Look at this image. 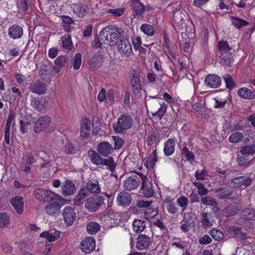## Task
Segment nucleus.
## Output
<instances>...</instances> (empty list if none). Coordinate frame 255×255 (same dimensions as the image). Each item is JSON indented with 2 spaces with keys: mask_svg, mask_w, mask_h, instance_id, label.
<instances>
[{
  "mask_svg": "<svg viewBox=\"0 0 255 255\" xmlns=\"http://www.w3.org/2000/svg\"><path fill=\"white\" fill-rule=\"evenodd\" d=\"M125 35L124 30L121 27L115 25H108L103 28L100 32V36L105 37V40L110 46H113L123 39Z\"/></svg>",
  "mask_w": 255,
  "mask_h": 255,
  "instance_id": "f257e3e1",
  "label": "nucleus"
},
{
  "mask_svg": "<svg viewBox=\"0 0 255 255\" xmlns=\"http://www.w3.org/2000/svg\"><path fill=\"white\" fill-rule=\"evenodd\" d=\"M133 122V118L129 114H122L118 118L117 122L113 123L112 127L115 132L124 134L131 128Z\"/></svg>",
  "mask_w": 255,
  "mask_h": 255,
  "instance_id": "f03ea898",
  "label": "nucleus"
},
{
  "mask_svg": "<svg viewBox=\"0 0 255 255\" xmlns=\"http://www.w3.org/2000/svg\"><path fill=\"white\" fill-rule=\"evenodd\" d=\"M105 200L102 196L95 194L85 200L84 207L90 212H96L105 205Z\"/></svg>",
  "mask_w": 255,
  "mask_h": 255,
  "instance_id": "7ed1b4c3",
  "label": "nucleus"
},
{
  "mask_svg": "<svg viewBox=\"0 0 255 255\" xmlns=\"http://www.w3.org/2000/svg\"><path fill=\"white\" fill-rule=\"evenodd\" d=\"M34 195L35 197L40 201H60L62 199L60 196L53 192L42 188L36 189L34 191Z\"/></svg>",
  "mask_w": 255,
  "mask_h": 255,
  "instance_id": "20e7f679",
  "label": "nucleus"
},
{
  "mask_svg": "<svg viewBox=\"0 0 255 255\" xmlns=\"http://www.w3.org/2000/svg\"><path fill=\"white\" fill-rule=\"evenodd\" d=\"M38 76L40 79L46 83H50L52 77L49 61L47 59H43L39 66Z\"/></svg>",
  "mask_w": 255,
  "mask_h": 255,
  "instance_id": "39448f33",
  "label": "nucleus"
},
{
  "mask_svg": "<svg viewBox=\"0 0 255 255\" xmlns=\"http://www.w3.org/2000/svg\"><path fill=\"white\" fill-rule=\"evenodd\" d=\"M142 178L141 191L144 197L150 198L154 194L153 184L147 178L146 175L140 173Z\"/></svg>",
  "mask_w": 255,
  "mask_h": 255,
  "instance_id": "423d86ee",
  "label": "nucleus"
},
{
  "mask_svg": "<svg viewBox=\"0 0 255 255\" xmlns=\"http://www.w3.org/2000/svg\"><path fill=\"white\" fill-rule=\"evenodd\" d=\"M51 123V119L47 116L39 118L34 123L33 130L36 133H40L47 128Z\"/></svg>",
  "mask_w": 255,
  "mask_h": 255,
  "instance_id": "0eeeda50",
  "label": "nucleus"
},
{
  "mask_svg": "<svg viewBox=\"0 0 255 255\" xmlns=\"http://www.w3.org/2000/svg\"><path fill=\"white\" fill-rule=\"evenodd\" d=\"M252 179L250 177L241 176L233 178L229 183V186L232 188H242L250 186Z\"/></svg>",
  "mask_w": 255,
  "mask_h": 255,
  "instance_id": "6e6552de",
  "label": "nucleus"
},
{
  "mask_svg": "<svg viewBox=\"0 0 255 255\" xmlns=\"http://www.w3.org/2000/svg\"><path fill=\"white\" fill-rule=\"evenodd\" d=\"M46 101L40 97H31L30 105L35 111L43 113L45 111Z\"/></svg>",
  "mask_w": 255,
  "mask_h": 255,
  "instance_id": "1a4fd4ad",
  "label": "nucleus"
},
{
  "mask_svg": "<svg viewBox=\"0 0 255 255\" xmlns=\"http://www.w3.org/2000/svg\"><path fill=\"white\" fill-rule=\"evenodd\" d=\"M117 45V50L122 55L129 56L132 52L131 46L127 39H121L116 44Z\"/></svg>",
  "mask_w": 255,
  "mask_h": 255,
  "instance_id": "9d476101",
  "label": "nucleus"
},
{
  "mask_svg": "<svg viewBox=\"0 0 255 255\" xmlns=\"http://www.w3.org/2000/svg\"><path fill=\"white\" fill-rule=\"evenodd\" d=\"M65 223L68 226H71L75 221L76 214L73 208L69 206H66L62 212Z\"/></svg>",
  "mask_w": 255,
  "mask_h": 255,
  "instance_id": "9b49d317",
  "label": "nucleus"
},
{
  "mask_svg": "<svg viewBox=\"0 0 255 255\" xmlns=\"http://www.w3.org/2000/svg\"><path fill=\"white\" fill-rule=\"evenodd\" d=\"M139 177L136 175H132L124 181L123 187L125 190L131 191L137 188L140 184Z\"/></svg>",
  "mask_w": 255,
  "mask_h": 255,
  "instance_id": "f8f14e48",
  "label": "nucleus"
},
{
  "mask_svg": "<svg viewBox=\"0 0 255 255\" xmlns=\"http://www.w3.org/2000/svg\"><path fill=\"white\" fill-rule=\"evenodd\" d=\"M81 249L86 254L90 253L95 249V240L93 237H86L81 243Z\"/></svg>",
  "mask_w": 255,
  "mask_h": 255,
  "instance_id": "ddd939ff",
  "label": "nucleus"
},
{
  "mask_svg": "<svg viewBox=\"0 0 255 255\" xmlns=\"http://www.w3.org/2000/svg\"><path fill=\"white\" fill-rule=\"evenodd\" d=\"M29 90L30 92L39 95L44 94L47 90L46 85L40 81L30 84Z\"/></svg>",
  "mask_w": 255,
  "mask_h": 255,
  "instance_id": "4468645a",
  "label": "nucleus"
},
{
  "mask_svg": "<svg viewBox=\"0 0 255 255\" xmlns=\"http://www.w3.org/2000/svg\"><path fill=\"white\" fill-rule=\"evenodd\" d=\"M131 196L130 193L125 191L121 192L117 197L118 205L123 207H127L131 203Z\"/></svg>",
  "mask_w": 255,
  "mask_h": 255,
  "instance_id": "2eb2a0df",
  "label": "nucleus"
},
{
  "mask_svg": "<svg viewBox=\"0 0 255 255\" xmlns=\"http://www.w3.org/2000/svg\"><path fill=\"white\" fill-rule=\"evenodd\" d=\"M205 83L211 88H217L221 85V79L217 75L209 74L205 78Z\"/></svg>",
  "mask_w": 255,
  "mask_h": 255,
  "instance_id": "dca6fc26",
  "label": "nucleus"
},
{
  "mask_svg": "<svg viewBox=\"0 0 255 255\" xmlns=\"http://www.w3.org/2000/svg\"><path fill=\"white\" fill-rule=\"evenodd\" d=\"M131 6L134 17H140L145 11V6L139 0H131Z\"/></svg>",
  "mask_w": 255,
  "mask_h": 255,
  "instance_id": "f3484780",
  "label": "nucleus"
},
{
  "mask_svg": "<svg viewBox=\"0 0 255 255\" xmlns=\"http://www.w3.org/2000/svg\"><path fill=\"white\" fill-rule=\"evenodd\" d=\"M114 148L110 143L106 141H102L99 143L97 146L98 153L103 156H107L112 153Z\"/></svg>",
  "mask_w": 255,
  "mask_h": 255,
  "instance_id": "a211bd4d",
  "label": "nucleus"
},
{
  "mask_svg": "<svg viewBox=\"0 0 255 255\" xmlns=\"http://www.w3.org/2000/svg\"><path fill=\"white\" fill-rule=\"evenodd\" d=\"M150 242V238L144 235L139 234L137 238L136 248L140 250L148 248Z\"/></svg>",
  "mask_w": 255,
  "mask_h": 255,
  "instance_id": "6ab92c4d",
  "label": "nucleus"
},
{
  "mask_svg": "<svg viewBox=\"0 0 255 255\" xmlns=\"http://www.w3.org/2000/svg\"><path fill=\"white\" fill-rule=\"evenodd\" d=\"M61 205L55 202L50 203L45 207V212L49 216H56L60 213Z\"/></svg>",
  "mask_w": 255,
  "mask_h": 255,
  "instance_id": "aec40b11",
  "label": "nucleus"
},
{
  "mask_svg": "<svg viewBox=\"0 0 255 255\" xmlns=\"http://www.w3.org/2000/svg\"><path fill=\"white\" fill-rule=\"evenodd\" d=\"M76 190V186L71 181L66 180L62 187V194L65 196L73 194Z\"/></svg>",
  "mask_w": 255,
  "mask_h": 255,
  "instance_id": "412c9836",
  "label": "nucleus"
},
{
  "mask_svg": "<svg viewBox=\"0 0 255 255\" xmlns=\"http://www.w3.org/2000/svg\"><path fill=\"white\" fill-rule=\"evenodd\" d=\"M72 59L66 56H59L54 61L56 66V70L59 72L61 68L64 66H68L72 63Z\"/></svg>",
  "mask_w": 255,
  "mask_h": 255,
  "instance_id": "4be33fe9",
  "label": "nucleus"
},
{
  "mask_svg": "<svg viewBox=\"0 0 255 255\" xmlns=\"http://www.w3.org/2000/svg\"><path fill=\"white\" fill-rule=\"evenodd\" d=\"M40 237L47 239L49 242H54L60 237V232L54 230L44 231L40 234Z\"/></svg>",
  "mask_w": 255,
  "mask_h": 255,
  "instance_id": "5701e85b",
  "label": "nucleus"
},
{
  "mask_svg": "<svg viewBox=\"0 0 255 255\" xmlns=\"http://www.w3.org/2000/svg\"><path fill=\"white\" fill-rule=\"evenodd\" d=\"M161 139L160 134L157 130H153L146 139V143L148 146L155 144V147L160 142Z\"/></svg>",
  "mask_w": 255,
  "mask_h": 255,
  "instance_id": "b1692460",
  "label": "nucleus"
},
{
  "mask_svg": "<svg viewBox=\"0 0 255 255\" xmlns=\"http://www.w3.org/2000/svg\"><path fill=\"white\" fill-rule=\"evenodd\" d=\"M102 57L99 52H97L92 56L88 62L89 68L91 70L98 69L101 65Z\"/></svg>",
  "mask_w": 255,
  "mask_h": 255,
  "instance_id": "393cba45",
  "label": "nucleus"
},
{
  "mask_svg": "<svg viewBox=\"0 0 255 255\" xmlns=\"http://www.w3.org/2000/svg\"><path fill=\"white\" fill-rule=\"evenodd\" d=\"M10 203L18 214L23 211V199L20 196H17L10 200Z\"/></svg>",
  "mask_w": 255,
  "mask_h": 255,
  "instance_id": "a878e982",
  "label": "nucleus"
},
{
  "mask_svg": "<svg viewBox=\"0 0 255 255\" xmlns=\"http://www.w3.org/2000/svg\"><path fill=\"white\" fill-rule=\"evenodd\" d=\"M88 196L85 187H82L78 192V193L73 200V203L75 205L80 206L82 205L84 199Z\"/></svg>",
  "mask_w": 255,
  "mask_h": 255,
  "instance_id": "bb28decb",
  "label": "nucleus"
},
{
  "mask_svg": "<svg viewBox=\"0 0 255 255\" xmlns=\"http://www.w3.org/2000/svg\"><path fill=\"white\" fill-rule=\"evenodd\" d=\"M175 141L172 138L168 139L164 143L163 152L165 155L168 156L172 154L175 150Z\"/></svg>",
  "mask_w": 255,
  "mask_h": 255,
  "instance_id": "cd10ccee",
  "label": "nucleus"
},
{
  "mask_svg": "<svg viewBox=\"0 0 255 255\" xmlns=\"http://www.w3.org/2000/svg\"><path fill=\"white\" fill-rule=\"evenodd\" d=\"M86 188V190L91 193H99L101 192L99 181L97 179H88Z\"/></svg>",
  "mask_w": 255,
  "mask_h": 255,
  "instance_id": "c85d7f7f",
  "label": "nucleus"
},
{
  "mask_svg": "<svg viewBox=\"0 0 255 255\" xmlns=\"http://www.w3.org/2000/svg\"><path fill=\"white\" fill-rule=\"evenodd\" d=\"M239 96L245 99H253L255 98V90L252 91L246 87L240 88L238 90Z\"/></svg>",
  "mask_w": 255,
  "mask_h": 255,
  "instance_id": "c756f323",
  "label": "nucleus"
},
{
  "mask_svg": "<svg viewBox=\"0 0 255 255\" xmlns=\"http://www.w3.org/2000/svg\"><path fill=\"white\" fill-rule=\"evenodd\" d=\"M224 65L231 66V64L234 62V58L232 53H227L232 50L229 44L226 41H224Z\"/></svg>",
  "mask_w": 255,
  "mask_h": 255,
  "instance_id": "7c9ffc66",
  "label": "nucleus"
},
{
  "mask_svg": "<svg viewBox=\"0 0 255 255\" xmlns=\"http://www.w3.org/2000/svg\"><path fill=\"white\" fill-rule=\"evenodd\" d=\"M23 34V29L19 25H13L8 29L9 36L13 38H19Z\"/></svg>",
  "mask_w": 255,
  "mask_h": 255,
  "instance_id": "2f4dec72",
  "label": "nucleus"
},
{
  "mask_svg": "<svg viewBox=\"0 0 255 255\" xmlns=\"http://www.w3.org/2000/svg\"><path fill=\"white\" fill-rule=\"evenodd\" d=\"M152 203V201L138 200L136 202V205L132 207V210L134 213L137 214L141 211L140 208L149 207Z\"/></svg>",
  "mask_w": 255,
  "mask_h": 255,
  "instance_id": "473e14b6",
  "label": "nucleus"
},
{
  "mask_svg": "<svg viewBox=\"0 0 255 255\" xmlns=\"http://www.w3.org/2000/svg\"><path fill=\"white\" fill-rule=\"evenodd\" d=\"M60 44H61V47L63 49L68 51L74 48L71 36L69 34L65 35L61 37Z\"/></svg>",
  "mask_w": 255,
  "mask_h": 255,
  "instance_id": "72a5a7b5",
  "label": "nucleus"
},
{
  "mask_svg": "<svg viewBox=\"0 0 255 255\" xmlns=\"http://www.w3.org/2000/svg\"><path fill=\"white\" fill-rule=\"evenodd\" d=\"M88 7L81 3L76 4L73 7V11L79 17H83L88 13Z\"/></svg>",
  "mask_w": 255,
  "mask_h": 255,
  "instance_id": "f704fd0d",
  "label": "nucleus"
},
{
  "mask_svg": "<svg viewBox=\"0 0 255 255\" xmlns=\"http://www.w3.org/2000/svg\"><path fill=\"white\" fill-rule=\"evenodd\" d=\"M228 232L231 236L236 237L242 240L246 239V234L242 233L240 228L235 227H229Z\"/></svg>",
  "mask_w": 255,
  "mask_h": 255,
  "instance_id": "c9c22d12",
  "label": "nucleus"
},
{
  "mask_svg": "<svg viewBox=\"0 0 255 255\" xmlns=\"http://www.w3.org/2000/svg\"><path fill=\"white\" fill-rule=\"evenodd\" d=\"M133 230L136 233H139L144 231L146 226V222L141 220L135 219L132 223Z\"/></svg>",
  "mask_w": 255,
  "mask_h": 255,
  "instance_id": "e433bc0d",
  "label": "nucleus"
},
{
  "mask_svg": "<svg viewBox=\"0 0 255 255\" xmlns=\"http://www.w3.org/2000/svg\"><path fill=\"white\" fill-rule=\"evenodd\" d=\"M101 164L107 166V169L111 172H113L115 170L117 166V163L114 161L113 158L112 157L101 159Z\"/></svg>",
  "mask_w": 255,
  "mask_h": 255,
  "instance_id": "4c0bfd02",
  "label": "nucleus"
},
{
  "mask_svg": "<svg viewBox=\"0 0 255 255\" xmlns=\"http://www.w3.org/2000/svg\"><path fill=\"white\" fill-rule=\"evenodd\" d=\"M241 216L245 220H254L255 218V210L253 208L245 209L242 212Z\"/></svg>",
  "mask_w": 255,
  "mask_h": 255,
  "instance_id": "58836bf2",
  "label": "nucleus"
},
{
  "mask_svg": "<svg viewBox=\"0 0 255 255\" xmlns=\"http://www.w3.org/2000/svg\"><path fill=\"white\" fill-rule=\"evenodd\" d=\"M99 154L94 150H91L89 152V156L91 161L96 165H101V159H103V158Z\"/></svg>",
  "mask_w": 255,
  "mask_h": 255,
  "instance_id": "ea45409f",
  "label": "nucleus"
},
{
  "mask_svg": "<svg viewBox=\"0 0 255 255\" xmlns=\"http://www.w3.org/2000/svg\"><path fill=\"white\" fill-rule=\"evenodd\" d=\"M90 121L86 120L81 125L80 134L82 137H87L90 131Z\"/></svg>",
  "mask_w": 255,
  "mask_h": 255,
  "instance_id": "a19ab883",
  "label": "nucleus"
},
{
  "mask_svg": "<svg viewBox=\"0 0 255 255\" xmlns=\"http://www.w3.org/2000/svg\"><path fill=\"white\" fill-rule=\"evenodd\" d=\"M240 209L238 208L237 205L234 204L229 205L224 209V214H226L227 216H233L237 215Z\"/></svg>",
  "mask_w": 255,
  "mask_h": 255,
  "instance_id": "79ce46f5",
  "label": "nucleus"
},
{
  "mask_svg": "<svg viewBox=\"0 0 255 255\" xmlns=\"http://www.w3.org/2000/svg\"><path fill=\"white\" fill-rule=\"evenodd\" d=\"M181 155L184 156L188 161L192 162L195 158V156L193 152L190 151L186 146H184L181 149Z\"/></svg>",
  "mask_w": 255,
  "mask_h": 255,
  "instance_id": "37998d69",
  "label": "nucleus"
},
{
  "mask_svg": "<svg viewBox=\"0 0 255 255\" xmlns=\"http://www.w3.org/2000/svg\"><path fill=\"white\" fill-rule=\"evenodd\" d=\"M140 30L146 35L148 36H153L155 30L154 27L150 24L144 23L141 25Z\"/></svg>",
  "mask_w": 255,
  "mask_h": 255,
  "instance_id": "c03bdc74",
  "label": "nucleus"
},
{
  "mask_svg": "<svg viewBox=\"0 0 255 255\" xmlns=\"http://www.w3.org/2000/svg\"><path fill=\"white\" fill-rule=\"evenodd\" d=\"M100 229V225L97 222H91L87 225L86 230L88 233L94 234Z\"/></svg>",
  "mask_w": 255,
  "mask_h": 255,
  "instance_id": "a18cd8bd",
  "label": "nucleus"
},
{
  "mask_svg": "<svg viewBox=\"0 0 255 255\" xmlns=\"http://www.w3.org/2000/svg\"><path fill=\"white\" fill-rule=\"evenodd\" d=\"M241 153L243 155H252L255 153V144H250L241 148Z\"/></svg>",
  "mask_w": 255,
  "mask_h": 255,
  "instance_id": "49530a36",
  "label": "nucleus"
},
{
  "mask_svg": "<svg viewBox=\"0 0 255 255\" xmlns=\"http://www.w3.org/2000/svg\"><path fill=\"white\" fill-rule=\"evenodd\" d=\"M232 22L233 24L238 29L246 26L249 24V22L247 21L235 17H232Z\"/></svg>",
  "mask_w": 255,
  "mask_h": 255,
  "instance_id": "de8ad7c7",
  "label": "nucleus"
},
{
  "mask_svg": "<svg viewBox=\"0 0 255 255\" xmlns=\"http://www.w3.org/2000/svg\"><path fill=\"white\" fill-rule=\"evenodd\" d=\"M63 152L66 154H74L77 153L78 149L72 143L68 142L63 147Z\"/></svg>",
  "mask_w": 255,
  "mask_h": 255,
  "instance_id": "09e8293b",
  "label": "nucleus"
},
{
  "mask_svg": "<svg viewBox=\"0 0 255 255\" xmlns=\"http://www.w3.org/2000/svg\"><path fill=\"white\" fill-rule=\"evenodd\" d=\"M10 223L9 218L6 213H0V228L7 227Z\"/></svg>",
  "mask_w": 255,
  "mask_h": 255,
  "instance_id": "8fccbe9b",
  "label": "nucleus"
},
{
  "mask_svg": "<svg viewBox=\"0 0 255 255\" xmlns=\"http://www.w3.org/2000/svg\"><path fill=\"white\" fill-rule=\"evenodd\" d=\"M224 82L226 83V88L230 91L236 87V82L230 75H227L224 77Z\"/></svg>",
  "mask_w": 255,
  "mask_h": 255,
  "instance_id": "3c124183",
  "label": "nucleus"
},
{
  "mask_svg": "<svg viewBox=\"0 0 255 255\" xmlns=\"http://www.w3.org/2000/svg\"><path fill=\"white\" fill-rule=\"evenodd\" d=\"M210 234L211 237L218 242L223 240V233L220 230L213 229L210 231Z\"/></svg>",
  "mask_w": 255,
  "mask_h": 255,
  "instance_id": "603ef678",
  "label": "nucleus"
},
{
  "mask_svg": "<svg viewBox=\"0 0 255 255\" xmlns=\"http://www.w3.org/2000/svg\"><path fill=\"white\" fill-rule=\"evenodd\" d=\"M189 201L187 198L182 196L177 199V204L181 208L182 211H184L188 205Z\"/></svg>",
  "mask_w": 255,
  "mask_h": 255,
  "instance_id": "864d4df0",
  "label": "nucleus"
},
{
  "mask_svg": "<svg viewBox=\"0 0 255 255\" xmlns=\"http://www.w3.org/2000/svg\"><path fill=\"white\" fill-rule=\"evenodd\" d=\"M113 138L114 141V149H120L124 145L125 141L123 138L118 136H113Z\"/></svg>",
  "mask_w": 255,
  "mask_h": 255,
  "instance_id": "5fc2aeb1",
  "label": "nucleus"
},
{
  "mask_svg": "<svg viewBox=\"0 0 255 255\" xmlns=\"http://www.w3.org/2000/svg\"><path fill=\"white\" fill-rule=\"evenodd\" d=\"M194 185L196 186L198 190V194L201 196L206 195L208 193V190L205 188L203 184L200 182H193Z\"/></svg>",
  "mask_w": 255,
  "mask_h": 255,
  "instance_id": "6e6d98bb",
  "label": "nucleus"
},
{
  "mask_svg": "<svg viewBox=\"0 0 255 255\" xmlns=\"http://www.w3.org/2000/svg\"><path fill=\"white\" fill-rule=\"evenodd\" d=\"M243 138V134L239 132H235L231 134L229 138V140L231 142L235 143L240 141Z\"/></svg>",
  "mask_w": 255,
  "mask_h": 255,
  "instance_id": "4d7b16f0",
  "label": "nucleus"
},
{
  "mask_svg": "<svg viewBox=\"0 0 255 255\" xmlns=\"http://www.w3.org/2000/svg\"><path fill=\"white\" fill-rule=\"evenodd\" d=\"M202 226L204 229H206L212 225L209 221L208 214L207 212H203L201 215Z\"/></svg>",
  "mask_w": 255,
  "mask_h": 255,
  "instance_id": "13d9d810",
  "label": "nucleus"
},
{
  "mask_svg": "<svg viewBox=\"0 0 255 255\" xmlns=\"http://www.w3.org/2000/svg\"><path fill=\"white\" fill-rule=\"evenodd\" d=\"M201 202L203 204L208 206H215L217 205L216 200L210 196L202 197L201 199Z\"/></svg>",
  "mask_w": 255,
  "mask_h": 255,
  "instance_id": "bf43d9fd",
  "label": "nucleus"
},
{
  "mask_svg": "<svg viewBox=\"0 0 255 255\" xmlns=\"http://www.w3.org/2000/svg\"><path fill=\"white\" fill-rule=\"evenodd\" d=\"M166 105L163 103L162 104H160V107L158 110L156 111L155 113H152V115L156 116L159 119H161L166 112Z\"/></svg>",
  "mask_w": 255,
  "mask_h": 255,
  "instance_id": "052dcab7",
  "label": "nucleus"
},
{
  "mask_svg": "<svg viewBox=\"0 0 255 255\" xmlns=\"http://www.w3.org/2000/svg\"><path fill=\"white\" fill-rule=\"evenodd\" d=\"M22 164L25 165H31L35 162V159L32 154H27L23 156L21 159Z\"/></svg>",
  "mask_w": 255,
  "mask_h": 255,
  "instance_id": "680f3d73",
  "label": "nucleus"
},
{
  "mask_svg": "<svg viewBox=\"0 0 255 255\" xmlns=\"http://www.w3.org/2000/svg\"><path fill=\"white\" fill-rule=\"evenodd\" d=\"M130 80L131 86L141 84L140 80L139 77V74L135 71L132 72V75L130 77Z\"/></svg>",
  "mask_w": 255,
  "mask_h": 255,
  "instance_id": "e2e57ef3",
  "label": "nucleus"
},
{
  "mask_svg": "<svg viewBox=\"0 0 255 255\" xmlns=\"http://www.w3.org/2000/svg\"><path fill=\"white\" fill-rule=\"evenodd\" d=\"M82 62V55L80 53L76 54L74 57L73 67L75 69L80 68Z\"/></svg>",
  "mask_w": 255,
  "mask_h": 255,
  "instance_id": "0e129e2a",
  "label": "nucleus"
},
{
  "mask_svg": "<svg viewBox=\"0 0 255 255\" xmlns=\"http://www.w3.org/2000/svg\"><path fill=\"white\" fill-rule=\"evenodd\" d=\"M166 209L168 212L171 214H176L178 210V208L177 207L175 203L171 201L168 203Z\"/></svg>",
  "mask_w": 255,
  "mask_h": 255,
  "instance_id": "69168bd1",
  "label": "nucleus"
},
{
  "mask_svg": "<svg viewBox=\"0 0 255 255\" xmlns=\"http://www.w3.org/2000/svg\"><path fill=\"white\" fill-rule=\"evenodd\" d=\"M125 10V8L120 7L115 9H110L107 12L108 13L112 14L115 16H120L124 13Z\"/></svg>",
  "mask_w": 255,
  "mask_h": 255,
  "instance_id": "338daca9",
  "label": "nucleus"
},
{
  "mask_svg": "<svg viewBox=\"0 0 255 255\" xmlns=\"http://www.w3.org/2000/svg\"><path fill=\"white\" fill-rule=\"evenodd\" d=\"M132 89L133 93L136 97L139 98L141 97V84L132 86Z\"/></svg>",
  "mask_w": 255,
  "mask_h": 255,
  "instance_id": "774afa93",
  "label": "nucleus"
}]
</instances>
